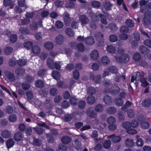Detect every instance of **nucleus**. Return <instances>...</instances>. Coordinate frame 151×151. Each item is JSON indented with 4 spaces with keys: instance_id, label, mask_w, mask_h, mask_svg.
Listing matches in <instances>:
<instances>
[{
    "instance_id": "f257e3e1",
    "label": "nucleus",
    "mask_w": 151,
    "mask_h": 151,
    "mask_svg": "<svg viewBox=\"0 0 151 151\" xmlns=\"http://www.w3.org/2000/svg\"><path fill=\"white\" fill-rule=\"evenodd\" d=\"M47 66L50 68L54 69L55 68L58 70L60 69V66L58 62L54 63L53 60L51 58H49L47 60Z\"/></svg>"
},
{
    "instance_id": "f03ea898",
    "label": "nucleus",
    "mask_w": 151,
    "mask_h": 151,
    "mask_svg": "<svg viewBox=\"0 0 151 151\" xmlns=\"http://www.w3.org/2000/svg\"><path fill=\"white\" fill-rule=\"evenodd\" d=\"M145 73L143 72L142 71L141 72H137L133 73V76L132 77L131 82H133L135 80L138 81L140 80L144 77Z\"/></svg>"
},
{
    "instance_id": "7ed1b4c3",
    "label": "nucleus",
    "mask_w": 151,
    "mask_h": 151,
    "mask_svg": "<svg viewBox=\"0 0 151 151\" xmlns=\"http://www.w3.org/2000/svg\"><path fill=\"white\" fill-rule=\"evenodd\" d=\"M65 37L62 34L57 35L54 38V42L58 45H61L63 44L65 40Z\"/></svg>"
},
{
    "instance_id": "20e7f679",
    "label": "nucleus",
    "mask_w": 151,
    "mask_h": 151,
    "mask_svg": "<svg viewBox=\"0 0 151 151\" xmlns=\"http://www.w3.org/2000/svg\"><path fill=\"white\" fill-rule=\"evenodd\" d=\"M116 60L118 63H127L128 62L129 59V57L128 55L126 54H123L121 56L117 57H115Z\"/></svg>"
},
{
    "instance_id": "39448f33",
    "label": "nucleus",
    "mask_w": 151,
    "mask_h": 151,
    "mask_svg": "<svg viewBox=\"0 0 151 151\" xmlns=\"http://www.w3.org/2000/svg\"><path fill=\"white\" fill-rule=\"evenodd\" d=\"M79 19L81 22V25L83 26H86L90 22V19L85 15L83 14L79 16Z\"/></svg>"
},
{
    "instance_id": "423d86ee",
    "label": "nucleus",
    "mask_w": 151,
    "mask_h": 151,
    "mask_svg": "<svg viewBox=\"0 0 151 151\" xmlns=\"http://www.w3.org/2000/svg\"><path fill=\"white\" fill-rule=\"evenodd\" d=\"M142 23L148 25L151 23V12L148 11L145 14Z\"/></svg>"
},
{
    "instance_id": "0eeeda50",
    "label": "nucleus",
    "mask_w": 151,
    "mask_h": 151,
    "mask_svg": "<svg viewBox=\"0 0 151 151\" xmlns=\"http://www.w3.org/2000/svg\"><path fill=\"white\" fill-rule=\"evenodd\" d=\"M63 19L65 25H68L72 20L73 18L70 17L69 13L66 12H65L64 14Z\"/></svg>"
},
{
    "instance_id": "6e6552de",
    "label": "nucleus",
    "mask_w": 151,
    "mask_h": 151,
    "mask_svg": "<svg viewBox=\"0 0 151 151\" xmlns=\"http://www.w3.org/2000/svg\"><path fill=\"white\" fill-rule=\"evenodd\" d=\"M109 91L113 94H116L120 92V89L118 86L114 85L111 88L109 89Z\"/></svg>"
},
{
    "instance_id": "1a4fd4ad",
    "label": "nucleus",
    "mask_w": 151,
    "mask_h": 151,
    "mask_svg": "<svg viewBox=\"0 0 151 151\" xmlns=\"http://www.w3.org/2000/svg\"><path fill=\"white\" fill-rule=\"evenodd\" d=\"M87 115L89 117L92 118H96L97 117L96 113L95 111L91 110L90 109H88L86 111Z\"/></svg>"
},
{
    "instance_id": "9d476101",
    "label": "nucleus",
    "mask_w": 151,
    "mask_h": 151,
    "mask_svg": "<svg viewBox=\"0 0 151 151\" xmlns=\"http://www.w3.org/2000/svg\"><path fill=\"white\" fill-rule=\"evenodd\" d=\"M30 22V20L29 19L24 18L20 19L18 20V24L19 25H26L28 24Z\"/></svg>"
},
{
    "instance_id": "9b49d317",
    "label": "nucleus",
    "mask_w": 151,
    "mask_h": 151,
    "mask_svg": "<svg viewBox=\"0 0 151 151\" xmlns=\"http://www.w3.org/2000/svg\"><path fill=\"white\" fill-rule=\"evenodd\" d=\"M91 79L94 82L96 83H99L100 81L101 76L98 74L94 76L93 74L90 76Z\"/></svg>"
},
{
    "instance_id": "f8f14e48",
    "label": "nucleus",
    "mask_w": 151,
    "mask_h": 151,
    "mask_svg": "<svg viewBox=\"0 0 151 151\" xmlns=\"http://www.w3.org/2000/svg\"><path fill=\"white\" fill-rule=\"evenodd\" d=\"M87 103L92 105L94 104L96 102L95 97L92 95H89L86 99Z\"/></svg>"
},
{
    "instance_id": "ddd939ff",
    "label": "nucleus",
    "mask_w": 151,
    "mask_h": 151,
    "mask_svg": "<svg viewBox=\"0 0 151 151\" xmlns=\"http://www.w3.org/2000/svg\"><path fill=\"white\" fill-rule=\"evenodd\" d=\"M142 105L144 107H148L151 104V99L147 98L145 99L142 102Z\"/></svg>"
},
{
    "instance_id": "4468645a",
    "label": "nucleus",
    "mask_w": 151,
    "mask_h": 151,
    "mask_svg": "<svg viewBox=\"0 0 151 151\" xmlns=\"http://www.w3.org/2000/svg\"><path fill=\"white\" fill-rule=\"evenodd\" d=\"M5 74L6 78L10 81H13L15 80L14 76L12 73L6 71L5 72Z\"/></svg>"
},
{
    "instance_id": "2eb2a0df",
    "label": "nucleus",
    "mask_w": 151,
    "mask_h": 151,
    "mask_svg": "<svg viewBox=\"0 0 151 151\" xmlns=\"http://www.w3.org/2000/svg\"><path fill=\"white\" fill-rule=\"evenodd\" d=\"M95 37L97 40L101 44L104 43L103 35L100 32H98L95 35Z\"/></svg>"
},
{
    "instance_id": "dca6fc26",
    "label": "nucleus",
    "mask_w": 151,
    "mask_h": 151,
    "mask_svg": "<svg viewBox=\"0 0 151 151\" xmlns=\"http://www.w3.org/2000/svg\"><path fill=\"white\" fill-rule=\"evenodd\" d=\"M22 134L20 132L16 133L14 135V139L16 141H19L22 140Z\"/></svg>"
},
{
    "instance_id": "f3484780",
    "label": "nucleus",
    "mask_w": 151,
    "mask_h": 151,
    "mask_svg": "<svg viewBox=\"0 0 151 151\" xmlns=\"http://www.w3.org/2000/svg\"><path fill=\"white\" fill-rule=\"evenodd\" d=\"M85 42L88 45H91L94 43V40L93 37L89 36L85 39Z\"/></svg>"
},
{
    "instance_id": "a211bd4d",
    "label": "nucleus",
    "mask_w": 151,
    "mask_h": 151,
    "mask_svg": "<svg viewBox=\"0 0 151 151\" xmlns=\"http://www.w3.org/2000/svg\"><path fill=\"white\" fill-rule=\"evenodd\" d=\"M139 51L145 55H147L149 53L150 51L147 47L144 45H142L139 47Z\"/></svg>"
},
{
    "instance_id": "6ab92c4d",
    "label": "nucleus",
    "mask_w": 151,
    "mask_h": 151,
    "mask_svg": "<svg viewBox=\"0 0 151 151\" xmlns=\"http://www.w3.org/2000/svg\"><path fill=\"white\" fill-rule=\"evenodd\" d=\"M90 57L91 59L96 60L99 57V52L96 50H93L90 54Z\"/></svg>"
},
{
    "instance_id": "aec40b11",
    "label": "nucleus",
    "mask_w": 151,
    "mask_h": 151,
    "mask_svg": "<svg viewBox=\"0 0 151 151\" xmlns=\"http://www.w3.org/2000/svg\"><path fill=\"white\" fill-rule=\"evenodd\" d=\"M61 141L63 143L68 144L70 142L71 139L69 137L67 136H64L61 137Z\"/></svg>"
},
{
    "instance_id": "412c9836",
    "label": "nucleus",
    "mask_w": 151,
    "mask_h": 151,
    "mask_svg": "<svg viewBox=\"0 0 151 151\" xmlns=\"http://www.w3.org/2000/svg\"><path fill=\"white\" fill-rule=\"evenodd\" d=\"M15 72L18 76H23L25 73V70L23 68H18L15 70Z\"/></svg>"
},
{
    "instance_id": "4be33fe9",
    "label": "nucleus",
    "mask_w": 151,
    "mask_h": 151,
    "mask_svg": "<svg viewBox=\"0 0 151 151\" xmlns=\"http://www.w3.org/2000/svg\"><path fill=\"white\" fill-rule=\"evenodd\" d=\"M87 93L89 95H94L96 93L97 91L93 87H90L88 88L87 90Z\"/></svg>"
},
{
    "instance_id": "5701e85b",
    "label": "nucleus",
    "mask_w": 151,
    "mask_h": 151,
    "mask_svg": "<svg viewBox=\"0 0 151 151\" xmlns=\"http://www.w3.org/2000/svg\"><path fill=\"white\" fill-rule=\"evenodd\" d=\"M40 48L38 45H35L32 48V53L35 55L39 54L40 52Z\"/></svg>"
},
{
    "instance_id": "b1692460",
    "label": "nucleus",
    "mask_w": 151,
    "mask_h": 151,
    "mask_svg": "<svg viewBox=\"0 0 151 151\" xmlns=\"http://www.w3.org/2000/svg\"><path fill=\"white\" fill-rule=\"evenodd\" d=\"M112 101V99L108 95H106L104 98V101L106 104H110Z\"/></svg>"
},
{
    "instance_id": "393cba45",
    "label": "nucleus",
    "mask_w": 151,
    "mask_h": 151,
    "mask_svg": "<svg viewBox=\"0 0 151 151\" xmlns=\"http://www.w3.org/2000/svg\"><path fill=\"white\" fill-rule=\"evenodd\" d=\"M125 145L127 147H131L134 145L133 140L131 138L127 139L125 141Z\"/></svg>"
},
{
    "instance_id": "a878e982",
    "label": "nucleus",
    "mask_w": 151,
    "mask_h": 151,
    "mask_svg": "<svg viewBox=\"0 0 151 151\" xmlns=\"http://www.w3.org/2000/svg\"><path fill=\"white\" fill-rule=\"evenodd\" d=\"M44 46L46 49L49 50H51L54 47L53 44L50 42H45L44 44Z\"/></svg>"
},
{
    "instance_id": "bb28decb",
    "label": "nucleus",
    "mask_w": 151,
    "mask_h": 151,
    "mask_svg": "<svg viewBox=\"0 0 151 151\" xmlns=\"http://www.w3.org/2000/svg\"><path fill=\"white\" fill-rule=\"evenodd\" d=\"M1 135L4 138H8L10 137L11 133L8 130H5L2 131Z\"/></svg>"
},
{
    "instance_id": "cd10ccee",
    "label": "nucleus",
    "mask_w": 151,
    "mask_h": 151,
    "mask_svg": "<svg viewBox=\"0 0 151 151\" xmlns=\"http://www.w3.org/2000/svg\"><path fill=\"white\" fill-rule=\"evenodd\" d=\"M103 5L106 10L109 11L111 9L112 4L110 2L106 1L104 3Z\"/></svg>"
},
{
    "instance_id": "c85d7f7f",
    "label": "nucleus",
    "mask_w": 151,
    "mask_h": 151,
    "mask_svg": "<svg viewBox=\"0 0 151 151\" xmlns=\"http://www.w3.org/2000/svg\"><path fill=\"white\" fill-rule=\"evenodd\" d=\"M110 137L111 138L112 142L114 143L119 142H120L121 140V138L119 136L112 135Z\"/></svg>"
},
{
    "instance_id": "c756f323",
    "label": "nucleus",
    "mask_w": 151,
    "mask_h": 151,
    "mask_svg": "<svg viewBox=\"0 0 151 151\" xmlns=\"http://www.w3.org/2000/svg\"><path fill=\"white\" fill-rule=\"evenodd\" d=\"M75 145L74 146L76 149L78 150H80L82 148L81 142L79 139L75 140L74 142Z\"/></svg>"
},
{
    "instance_id": "7c9ffc66",
    "label": "nucleus",
    "mask_w": 151,
    "mask_h": 151,
    "mask_svg": "<svg viewBox=\"0 0 151 151\" xmlns=\"http://www.w3.org/2000/svg\"><path fill=\"white\" fill-rule=\"evenodd\" d=\"M27 60L24 59H19L17 60V65L19 66H22L25 65L27 63Z\"/></svg>"
},
{
    "instance_id": "2f4dec72",
    "label": "nucleus",
    "mask_w": 151,
    "mask_h": 151,
    "mask_svg": "<svg viewBox=\"0 0 151 151\" xmlns=\"http://www.w3.org/2000/svg\"><path fill=\"white\" fill-rule=\"evenodd\" d=\"M4 5L5 7L10 6L11 9L13 8L14 7V4L11 2V0H4Z\"/></svg>"
},
{
    "instance_id": "473e14b6",
    "label": "nucleus",
    "mask_w": 151,
    "mask_h": 151,
    "mask_svg": "<svg viewBox=\"0 0 151 151\" xmlns=\"http://www.w3.org/2000/svg\"><path fill=\"white\" fill-rule=\"evenodd\" d=\"M66 34L70 37L73 36L74 35V32L72 29L70 28H68L65 29Z\"/></svg>"
},
{
    "instance_id": "72a5a7b5",
    "label": "nucleus",
    "mask_w": 151,
    "mask_h": 151,
    "mask_svg": "<svg viewBox=\"0 0 151 151\" xmlns=\"http://www.w3.org/2000/svg\"><path fill=\"white\" fill-rule=\"evenodd\" d=\"M103 106L101 104H99L95 106L94 107L95 110L98 112H101L103 110Z\"/></svg>"
},
{
    "instance_id": "f704fd0d",
    "label": "nucleus",
    "mask_w": 151,
    "mask_h": 151,
    "mask_svg": "<svg viewBox=\"0 0 151 151\" xmlns=\"http://www.w3.org/2000/svg\"><path fill=\"white\" fill-rule=\"evenodd\" d=\"M35 86L38 88H42L44 87V81L40 80H38L35 82Z\"/></svg>"
},
{
    "instance_id": "c9c22d12",
    "label": "nucleus",
    "mask_w": 151,
    "mask_h": 151,
    "mask_svg": "<svg viewBox=\"0 0 151 151\" xmlns=\"http://www.w3.org/2000/svg\"><path fill=\"white\" fill-rule=\"evenodd\" d=\"M125 79V78L123 75L119 76L116 75V76L114 78V80L116 82H118L121 81V79H122L123 81H124Z\"/></svg>"
},
{
    "instance_id": "e433bc0d",
    "label": "nucleus",
    "mask_w": 151,
    "mask_h": 151,
    "mask_svg": "<svg viewBox=\"0 0 151 151\" xmlns=\"http://www.w3.org/2000/svg\"><path fill=\"white\" fill-rule=\"evenodd\" d=\"M142 56L141 54L139 52H136L135 53L133 56V60L137 61L139 60L141 58Z\"/></svg>"
},
{
    "instance_id": "4c0bfd02",
    "label": "nucleus",
    "mask_w": 151,
    "mask_h": 151,
    "mask_svg": "<svg viewBox=\"0 0 151 151\" xmlns=\"http://www.w3.org/2000/svg\"><path fill=\"white\" fill-rule=\"evenodd\" d=\"M59 151H66L68 149V147L63 144H60L58 146Z\"/></svg>"
},
{
    "instance_id": "58836bf2",
    "label": "nucleus",
    "mask_w": 151,
    "mask_h": 151,
    "mask_svg": "<svg viewBox=\"0 0 151 151\" xmlns=\"http://www.w3.org/2000/svg\"><path fill=\"white\" fill-rule=\"evenodd\" d=\"M106 49L107 51L110 53H114L116 51L115 47L111 45H108Z\"/></svg>"
},
{
    "instance_id": "ea45409f",
    "label": "nucleus",
    "mask_w": 151,
    "mask_h": 151,
    "mask_svg": "<svg viewBox=\"0 0 151 151\" xmlns=\"http://www.w3.org/2000/svg\"><path fill=\"white\" fill-rule=\"evenodd\" d=\"M19 32L22 34H25L29 32L28 28L26 27H21L19 29Z\"/></svg>"
},
{
    "instance_id": "a19ab883",
    "label": "nucleus",
    "mask_w": 151,
    "mask_h": 151,
    "mask_svg": "<svg viewBox=\"0 0 151 151\" xmlns=\"http://www.w3.org/2000/svg\"><path fill=\"white\" fill-rule=\"evenodd\" d=\"M52 76L55 79H59L60 77V73L57 70L53 71L52 73Z\"/></svg>"
},
{
    "instance_id": "79ce46f5",
    "label": "nucleus",
    "mask_w": 151,
    "mask_h": 151,
    "mask_svg": "<svg viewBox=\"0 0 151 151\" xmlns=\"http://www.w3.org/2000/svg\"><path fill=\"white\" fill-rule=\"evenodd\" d=\"M14 142L12 139H10L7 140L6 142V145L8 148H9L12 147L14 144Z\"/></svg>"
},
{
    "instance_id": "37998d69",
    "label": "nucleus",
    "mask_w": 151,
    "mask_h": 151,
    "mask_svg": "<svg viewBox=\"0 0 151 151\" xmlns=\"http://www.w3.org/2000/svg\"><path fill=\"white\" fill-rule=\"evenodd\" d=\"M140 81L141 83V86L144 87H147L149 84L147 81V78L144 77L140 80Z\"/></svg>"
},
{
    "instance_id": "c03bdc74",
    "label": "nucleus",
    "mask_w": 151,
    "mask_h": 151,
    "mask_svg": "<svg viewBox=\"0 0 151 151\" xmlns=\"http://www.w3.org/2000/svg\"><path fill=\"white\" fill-rule=\"evenodd\" d=\"M8 119L11 122H14L17 121V117L15 114H12L9 116Z\"/></svg>"
},
{
    "instance_id": "a18cd8bd",
    "label": "nucleus",
    "mask_w": 151,
    "mask_h": 151,
    "mask_svg": "<svg viewBox=\"0 0 151 151\" xmlns=\"http://www.w3.org/2000/svg\"><path fill=\"white\" fill-rule=\"evenodd\" d=\"M116 111V108L114 107H110L107 109V112L110 114H113L115 113Z\"/></svg>"
},
{
    "instance_id": "49530a36",
    "label": "nucleus",
    "mask_w": 151,
    "mask_h": 151,
    "mask_svg": "<svg viewBox=\"0 0 151 151\" xmlns=\"http://www.w3.org/2000/svg\"><path fill=\"white\" fill-rule=\"evenodd\" d=\"M91 4L94 7L99 8L101 5L100 2L98 1H94L91 2Z\"/></svg>"
},
{
    "instance_id": "de8ad7c7",
    "label": "nucleus",
    "mask_w": 151,
    "mask_h": 151,
    "mask_svg": "<svg viewBox=\"0 0 151 151\" xmlns=\"http://www.w3.org/2000/svg\"><path fill=\"white\" fill-rule=\"evenodd\" d=\"M72 118L73 115L72 114H66L65 115L63 119L66 122H68L71 120Z\"/></svg>"
},
{
    "instance_id": "09e8293b",
    "label": "nucleus",
    "mask_w": 151,
    "mask_h": 151,
    "mask_svg": "<svg viewBox=\"0 0 151 151\" xmlns=\"http://www.w3.org/2000/svg\"><path fill=\"white\" fill-rule=\"evenodd\" d=\"M102 62L104 65H106L108 64L110 62V60L109 58L107 56H104L101 59Z\"/></svg>"
},
{
    "instance_id": "8fccbe9b",
    "label": "nucleus",
    "mask_w": 151,
    "mask_h": 151,
    "mask_svg": "<svg viewBox=\"0 0 151 151\" xmlns=\"http://www.w3.org/2000/svg\"><path fill=\"white\" fill-rule=\"evenodd\" d=\"M13 49L11 47H8L6 48L4 50V53L6 55H9L12 52Z\"/></svg>"
},
{
    "instance_id": "3c124183",
    "label": "nucleus",
    "mask_w": 151,
    "mask_h": 151,
    "mask_svg": "<svg viewBox=\"0 0 151 151\" xmlns=\"http://www.w3.org/2000/svg\"><path fill=\"white\" fill-rule=\"evenodd\" d=\"M77 47L78 51L82 52L84 50V46L82 43H80L78 44Z\"/></svg>"
},
{
    "instance_id": "603ef678",
    "label": "nucleus",
    "mask_w": 151,
    "mask_h": 151,
    "mask_svg": "<svg viewBox=\"0 0 151 151\" xmlns=\"http://www.w3.org/2000/svg\"><path fill=\"white\" fill-rule=\"evenodd\" d=\"M125 23L127 25L130 27H133L134 26V21L131 19H127L126 20Z\"/></svg>"
},
{
    "instance_id": "864d4df0",
    "label": "nucleus",
    "mask_w": 151,
    "mask_h": 151,
    "mask_svg": "<svg viewBox=\"0 0 151 151\" xmlns=\"http://www.w3.org/2000/svg\"><path fill=\"white\" fill-rule=\"evenodd\" d=\"M86 103L85 101L81 100L78 103V107L81 109H83L86 106Z\"/></svg>"
},
{
    "instance_id": "5fc2aeb1",
    "label": "nucleus",
    "mask_w": 151,
    "mask_h": 151,
    "mask_svg": "<svg viewBox=\"0 0 151 151\" xmlns=\"http://www.w3.org/2000/svg\"><path fill=\"white\" fill-rule=\"evenodd\" d=\"M99 17L101 18V22L105 24H107L106 20L104 15L101 14H99Z\"/></svg>"
},
{
    "instance_id": "6e6d98bb",
    "label": "nucleus",
    "mask_w": 151,
    "mask_h": 151,
    "mask_svg": "<svg viewBox=\"0 0 151 151\" xmlns=\"http://www.w3.org/2000/svg\"><path fill=\"white\" fill-rule=\"evenodd\" d=\"M140 126L144 129H146L149 127V124L147 122H142L140 124Z\"/></svg>"
},
{
    "instance_id": "4d7b16f0",
    "label": "nucleus",
    "mask_w": 151,
    "mask_h": 151,
    "mask_svg": "<svg viewBox=\"0 0 151 151\" xmlns=\"http://www.w3.org/2000/svg\"><path fill=\"white\" fill-rule=\"evenodd\" d=\"M33 129H35L36 132L37 134L41 135L44 132V130L42 127H36L33 128Z\"/></svg>"
},
{
    "instance_id": "13d9d810",
    "label": "nucleus",
    "mask_w": 151,
    "mask_h": 151,
    "mask_svg": "<svg viewBox=\"0 0 151 151\" xmlns=\"http://www.w3.org/2000/svg\"><path fill=\"white\" fill-rule=\"evenodd\" d=\"M116 121L115 118L112 116L108 117L107 120V122L109 124H111L115 123Z\"/></svg>"
},
{
    "instance_id": "bf43d9fd",
    "label": "nucleus",
    "mask_w": 151,
    "mask_h": 151,
    "mask_svg": "<svg viewBox=\"0 0 151 151\" xmlns=\"http://www.w3.org/2000/svg\"><path fill=\"white\" fill-rule=\"evenodd\" d=\"M42 143L41 140L37 138H34L33 144L34 145L37 146H40Z\"/></svg>"
},
{
    "instance_id": "052dcab7",
    "label": "nucleus",
    "mask_w": 151,
    "mask_h": 151,
    "mask_svg": "<svg viewBox=\"0 0 151 151\" xmlns=\"http://www.w3.org/2000/svg\"><path fill=\"white\" fill-rule=\"evenodd\" d=\"M70 104L73 105H76L77 103V100L74 97H70Z\"/></svg>"
},
{
    "instance_id": "680f3d73",
    "label": "nucleus",
    "mask_w": 151,
    "mask_h": 151,
    "mask_svg": "<svg viewBox=\"0 0 151 151\" xmlns=\"http://www.w3.org/2000/svg\"><path fill=\"white\" fill-rule=\"evenodd\" d=\"M26 95L27 99L29 100H31L33 97V95L32 92L29 90L28 91L26 92Z\"/></svg>"
},
{
    "instance_id": "e2e57ef3",
    "label": "nucleus",
    "mask_w": 151,
    "mask_h": 151,
    "mask_svg": "<svg viewBox=\"0 0 151 151\" xmlns=\"http://www.w3.org/2000/svg\"><path fill=\"white\" fill-rule=\"evenodd\" d=\"M122 126L124 128L128 129L131 127V124L130 122L127 121L122 123Z\"/></svg>"
},
{
    "instance_id": "0e129e2a",
    "label": "nucleus",
    "mask_w": 151,
    "mask_h": 151,
    "mask_svg": "<svg viewBox=\"0 0 151 151\" xmlns=\"http://www.w3.org/2000/svg\"><path fill=\"white\" fill-rule=\"evenodd\" d=\"M29 27L30 29L32 30H36L38 27L37 24L35 22H33L30 24Z\"/></svg>"
},
{
    "instance_id": "69168bd1",
    "label": "nucleus",
    "mask_w": 151,
    "mask_h": 151,
    "mask_svg": "<svg viewBox=\"0 0 151 151\" xmlns=\"http://www.w3.org/2000/svg\"><path fill=\"white\" fill-rule=\"evenodd\" d=\"M132 104V103L129 101H127L126 102L125 104L123 107L122 108V110H126L127 108L130 107V106Z\"/></svg>"
},
{
    "instance_id": "338daca9",
    "label": "nucleus",
    "mask_w": 151,
    "mask_h": 151,
    "mask_svg": "<svg viewBox=\"0 0 151 151\" xmlns=\"http://www.w3.org/2000/svg\"><path fill=\"white\" fill-rule=\"evenodd\" d=\"M109 40L112 42H115L118 39L117 36L115 35H112L109 37Z\"/></svg>"
},
{
    "instance_id": "774afa93",
    "label": "nucleus",
    "mask_w": 151,
    "mask_h": 151,
    "mask_svg": "<svg viewBox=\"0 0 151 151\" xmlns=\"http://www.w3.org/2000/svg\"><path fill=\"white\" fill-rule=\"evenodd\" d=\"M78 27V22L76 20H73L71 23V27L74 29H76Z\"/></svg>"
}]
</instances>
